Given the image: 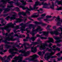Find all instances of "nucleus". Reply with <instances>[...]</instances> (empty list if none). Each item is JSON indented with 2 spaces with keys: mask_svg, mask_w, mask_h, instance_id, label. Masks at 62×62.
I'll return each instance as SVG.
<instances>
[{
  "mask_svg": "<svg viewBox=\"0 0 62 62\" xmlns=\"http://www.w3.org/2000/svg\"><path fill=\"white\" fill-rule=\"evenodd\" d=\"M13 48L14 49H10V50H9L10 52L12 54V56L11 55H10L8 56L7 57L8 59H9V60H10L9 57H10L11 58H12L13 56H14L15 54H19V53H18L16 52H13V51H18V49L15 47V46H13Z\"/></svg>",
  "mask_w": 62,
  "mask_h": 62,
  "instance_id": "f257e3e1",
  "label": "nucleus"
},
{
  "mask_svg": "<svg viewBox=\"0 0 62 62\" xmlns=\"http://www.w3.org/2000/svg\"><path fill=\"white\" fill-rule=\"evenodd\" d=\"M12 27V28L14 27V24H12V23H10L9 24H7V26H6L5 27L1 28L0 29L2 30V31H4V29H6L7 30V31H8V33H9L10 30L8 29V28L9 27Z\"/></svg>",
  "mask_w": 62,
  "mask_h": 62,
  "instance_id": "f03ea898",
  "label": "nucleus"
},
{
  "mask_svg": "<svg viewBox=\"0 0 62 62\" xmlns=\"http://www.w3.org/2000/svg\"><path fill=\"white\" fill-rule=\"evenodd\" d=\"M23 57H21V55H19L18 56H16L15 57L14 59L15 60H13L12 62H17V61L18 60H19L18 62H21L22 61V59Z\"/></svg>",
  "mask_w": 62,
  "mask_h": 62,
  "instance_id": "7ed1b4c3",
  "label": "nucleus"
},
{
  "mask_svg": "<svg viewBox=\"0 0 62 62\" xmlns=\"http://www.w3.org/2000/svg\"><path fill=\"white\" fill-rule=\"evenodd\" d=\"M13 37H11V38H9V36L8 37H6L5 38V40L3 41V42H4L5 43H8L9 44V43L7 41V40L8 41H10V40L12 41H14L16 40V39H13Z\"/></svg>",
  "mask_w": 62,
  "mask_h": 62,
  "instance_id": "20e7f679",
  "label": "nucleus"
},
{
  "mask_svg": "<svg viewBox=\"0 0 62 62\" xmlns=\"http://www.w3.org/2000/svg\"><path fill=\"white\" fill-rule=\"evenodd\" d=\"M42 29H41V27H40V26H38V28H37V29H36L35 30L34 29L33 30L32 32L31 33V34L32 36L33 37V36H34L35 34L34 32H35L36 31L39 32V31H42Z\"/></svg>",
  "mask_w": 62,
  "mask_h": 62,
  "instance_id": "39448f33",
  "label": "nucleus"
},
{
  "mask_svg": "<svg viewBox=\"0 0 62 62\" xmlns=\"http://www.w3.org/2000/svg\"><path fill=\"white\" fill-rule=\"evenodd\" d=\"M10 1V0H1L0 1V2L3 3V4H6L8 2V3L10 4V5H12L13 3H14V2L13 1Z\"/></svg>",
  "mask_w": 62,
  "mask_h": 62,
  "instance_id": "423d86ee",
  "label": "nucleus"
},
{
  "mask_svg": "<svg viewBox=\"0 0 62 62\" xmlns=\"http://www.w3.org/2000/svg\"><path fill=\"white\" fill-rule=\"evenodd\" d=\"M31 58L30 59L32 61L37 62L38 61V60H35V59L37 57H39V56L36 54H35L33 55L32 56H31Z\"/></svg>",
  "mask_w": 62,
  "mask_h": 62,
  "instance_id": "0eeeda50",
  "label": "nucleus"
},
{
  "mask_svg": "<svg viewBox=\"0 0 62 62\" xmlns=\"http://www.w3.org/2000/svg\"><path fill=\"white\" fill-rule=\"evenodd\" d=\"M26 12H20L19 13V17L20 18H22V16H20L21 15H23V16H25L26 15V14L27 13L29 14L30 13V12L28 11L27 10H26Z\"/></svg>",
  "mask_w": 62,
  "mask_h": 62,
  "instance_id": "6e6552de",
  "label": "nucleus"
},
{
  "mask_svg": "<svg viewBox=\"0 0 62 62\" xmlns=\"http://www.w3.org/2000/svg\"><path fill=\"white\" fill-rule=\"evenodd\" d=\"M19 8H23V9H27V10H28L29 11H30L31 10H34V9H33V8H32V7L31 6H30V8L29 9L27 7V8H25L24 7V6H19Z\"/></svg>",
  "mask_w": 62,
  "mask_h": 62,
  "instance_id": "1a4fd4ad",
  "label": "nucleus"
},
{
  "mask_svg": "<svg viewBox=\"0 0 62 62\" xmlns=\"http://www.w3.org/2000/svg\"><path fill=\"white\" fill-rule=\"evenodd\" d=\"M20 25L22 26L20 28V29L21 31H25L24 29L25 28V26H26V24H23V23H22L20 24Z\"/></svg>",
  "mask_w": 62,
  "mask_h": 62,
  "instance_id": "9d476101",
  "label": "nucleus"
},
{
  "mask_svg": "<svg viewBox=\"0 0 62 62\" xmlns=\"http://www.w3.org/2000/svg\"><path fill=\"white\" fill-rule=\"evenodd\" d=\"M17 16V15H13V16L11 17H10L9 16H8L6 18V19H7V20H8V18H10L11 20H14L16 18H15V16Z\"/></svg>",
  "mask_w": 62,
  "mask_h": 62,
  "instance_id": "9b49d317",
  "label": "nucleus"
},
{
  "mask_svg": "<svg viewBox=\"0 0 62 62\" xmlns=\"http://www.w3.org/2000/svg\"><path fill=\"white\" fill-rule=\"evenodd\" d=\"M55 57H56V56H52L51 57L50 56H47L46 54L45 56V59L47 60H48L50 59L51 58L52 59L54 58H55Z\"/></svg>",
  "mask_w": 62,
  "mask_h": 62,
  "instance_id": "f8f14e48",
  "label": "nucleus"
},
{
  "mask_svg": "<svg viewBox=\"0 0 62 62\" xmlns=\"http://www.w3.org/2000/svg\"><path fill=\"white\" fill-rule=\"evenodd\" d=\"M47 46V45L45 44H42L40 47V49L41 50L42 49H45L46 48L45 46Z\"/></svg>",
  "mask_w": 62,
  "mask_h": 62,
  "instance_id": "ddd939ff",
  "label": "nucleus"
},
{
  "mask_svg": "<svg viewBox=\"0 0 62 62\" xmlns=\"http://www.w3.org/2000/svg\"><path fill=\"white\" fill-rule=\"evenodd\" d=\"M39 47V45H38L37 46L35 47H31V52H32L33 53H35V52H36L37 51V47Z\"/></svg>",
  "mask_w": 62,
  "mask_h": 62,
  "instance_id": "4468645a",
  "label": "nucleus"
},
{
  "mask_svg": "<svg viewBox=\"0 0 62 62\" xmlns=\"http://www.w3.org/2000/svg\"><path fill=\"white\" fill-rule=\"evenodd\" d=\"M58 31H60L59 30V31L58 30L55 31L54 32L53 31L50 32V33L52 35H53V34H55L56 35H59V33L57 32H58Z\"/></svg>",
  "mask_w": 62,
  "mask_h": 62,
  "instance_id": "2eb2a0df",
  "label": "nucleus"
},
{
  "mask_svg": "<svg viewBox=\"0 0 62 62\" xmlns=\"http://www.w3.org/2000/svg\"><path fill=\"white\" fill-rule=\"evenodd\" d=\"M30 53V51H27V52H25V53H24L23 54H21L20 55L21 57V56H26L28 55V54H29V53Z\"/></svg>",
  "mask_w": 62,
  "mask_h": 62,
  "instance_id": "dca6fc26",
  "label": "nucleus"
},
{
  "mask_svg": "<svg viewBox=\"0 0 62 62\" xmlns=\"http://www.w3.org/2000/svg\"><path fill=\"white\" fill-rule=\"evenodd\" d=\"M49 40L47 41L46 42H48V43H50V42H52V43H54V40L53 39H52V38H51L50 39V38H48Z\"/></svg>",
  "mask_w": 62,
  "mask_h": 62,
  "instance_id": "f3484780",
  "label": "nucleus"
},
{
  "mask_svg": "<svg viewBox=\"0 0 62 62\" xmlns=\"http://www.w3.org/2000/svg\"><path fill=\"white\" fill-rule=\"evenodd\" d=\"M0 58L2 59V61L3 62H8V60H5L6 59V58H3L1 57L0 56Z\"/></svg>",
  "mask_w": 62,
  "mask_h": 62,
  "instance_id": "a211bd4d",
  "label": "nucleus"
},
{
  "mask_svg": "<svg viewBox=\"0 0 62 62\" xmlns=\"http://www.w3.org/2000/svg\"><path fill=\"white\" fill-rule=\"evenodd\" d=\"M22 21H23V20L20 18H18L16 19V21L15 22V23H21Z\"/></svg>",
  "mask_w": 62,
  "mask_h": 62,
  "instance_id": "6ab92c4d",
  "label": "nucleus"
},
{
  "mask_svg": "<svg viewBox=\"0 0 62 62\" xmlns=\"http://www.w3.org/2000/svg\"><path fill=\"white\" fill-rule=\"evenodd\" d=\"M48 52H51V53H49V54L50 55L52 56L53 55V54H54V52H53V51H52V50L51 49H50L48 50Z\"/></svg>",
  "mask_w": 62,
  "mask_h": 62,
  "instance_id": "aec40b11",
  "label": "nucleus"
},
{
  "mask_svg": "<svg viewBox=\"0 0 62 62\" xmlns=\"http://www.w3.org/2000/svg\"><path fill=\"white\" fill-rule=\"evenodd\" d=\"M10 10V9L8 8H7L6 9H4V11L3 12L4 13H6L7 12L9 11Z\"/></svg>",
  "mask_w": 62,
  "mask_h": 62,
  "instance_id": "412c9836",
  "label": "nucleus"
},
{
  "mask_svg": "<svg viewBox=\"0 0 62 62\" xmlns=\"http://www.w3.org/2000/svg\"><path fill=\"white\" fill-rule=\"evenodd\" d=\"M36 37H33L30 38V40L31 41L32 40L33 41H34L35 40V39H36Z\"/></svg>",
  "mask_w": 62,
  "mask_h": 62,
  "instance_id": "4be33fe9",
  "label": "nucleus"
},
{
  "mask_svg": "<svg viewBox=\"0 0 62 62\" xmlns=\"http://www.w3.org/2000/svg\"><path fill=\"white\" fill-rule=\"evenodd\" d=\"M39 5V6L41 5V4L40 3V2L39 1H36L35 2V4L34 5L35 6H37L38 5Z\"/></svg>",
  "mask_w": 62,
  "mask_h": 62,
  "instance_id": "5701e85b",
  "label": "nucleus"
},
{
  "mask_svg": "<svg viewBox=\"0 0 62 62\" xmlns=\"http://www.w3.org/2000/svg\"><path fill=\"white\" fill-rule=\"evenodd\" d=\"M54 38L55 39H57L56 41L57 42H56V43L60 41V40H59V39H61V38L54 37Z\"/></svg>",
  "mask_w": 62,
  "mask_h": 62,
  "instance_id": "b1692460",
  "label": "nucleus"
},
{
  "mask_svg": "<svg viewBox=\"0 0 62 62\" xmlns=\"http://www.w3.org/2000/svg\"><path fill=\"white\" fill-rule=\"evenodd\" d=\"M18 51L19 53H21V52L22 54H24L25 53V52L24 50H18Z\"/></svg>",
  "mask_w": 62,
  "mask_h": 62,
  "instance_id": "393cba45",
  "label": "nucleus"
},
{
  "mask_svg": "<svg viewBox=\"0 0 62 62\" xmlns=\"http://www.w3.org/2000/svg\"><path fill=\"white\" fill-rule=\"evenodd\" d=\"M52 6L50 7V8H52V9H54V2H52Z\"/></svg>",
  "mask_w": 62,
  "mask_h": 62,
  "instance_id": "a878e982",
  "label": "nucleus"
},
{
  "mask_svg": "<svg viewBox=\"0 0 62 62\" xmlns=\"http://www.w3.org/2000/svg\"><path fill=\"white\" fill-rule=\"evenodd\" d=\"M20 2L21 3H22L23 4V5H26V2H24V0H20Z\"/></svg>",
  "mask_w": 62,
  "mask_h": 62,
  "instance_id": "bb28decb",
  "label": "nucleus"
},
{
  "mask_svg": "<svg viewBox=\"0 0 62 62\" xmlns=\"http://www.w3.org/2000/svg\"><path fill=\"white\" fill-rule=\"evenodd\" d=\"M49 33V32L48 31L47 32H46V31H45L43 32V34H44V35H46V37L47 36L48 34V33Z\"/></svg>",
  "mask_w": 62,
  "mask_h": 62,
  "instance_id": "cd10ccee",
  "label": "nucleus"
},
{
  "mask_svg": "<svg viewBox=\"0 0 62 62\" xmlns=\"http://www.w3.org/2000/svg\"><path fill=\"white\" fill-rule=\"evenodd\" d=\"M38 17V16L37 15H33L31 16V18H36L37 17Z\"/></svg>",
  "mask_w": 62,
  "mask_h": 62,
  "instance_id": "c85d7f7f",
  "label": "nucleus"
},
{
  "mask_svg": "<svg viewBox=\"0 0 62 62\" xmlns=\"http://www.w3.org/2000/svg\"><path fill=\"white\" fill-rule=\"evenodd\" d=\"M23 45H24V48H25V50H27V49H28V48H29L28 47H27L26 46V45H25V43H24V44H23Z\"/></svg>",
  "mask_w": 62,
  "mask_h": 62,
  "instance_id": "c756f323",
  "label": "nucleus"
},
{
  "mask_svg": "<svg viewBox=\"0 0 62 62\" xmlns=\"http://www.w3.org/2000/svg\"><path fill=\"white\" fill-rule=\"evenodd\" d=\"M53 50L54 51H55V50H58V51H60V48H59L58 47H57L56 48V49H54Z\"/></svg>",
  "mask_w": 62,
  "mask_h": 62,
  "instance_id": "7c9ffc66",
  "label": "nucleus"
},
{
  "mask_svg": "<svg viewBox=\"0 0 62 62\" xmlns=\"http://www.w3.org/2000/svg\"><path fill=\"white\" fill-rule=\"evenodd\" d=\"M32 43L33 45H36V44H39V42H32Z\"/></svg>",
  "mask_w": 62,
  "mask_h": 62,
  "instance_id": "2f4dec72",
  "label": "nucleus"
},
{
  "mask_svg": "<svg viewBox=\"0 0 62 62\" xmlns=\"http://www.w3.org/2000/svg\"><path fill=\"white\" fill-rule=\"evenodd\" d=\"M5 47H6L7 48H10L11 47V46L9 45H5Z\"/></svg>",
  "mask_w": 62,
  "mask_h": 62,
  "instance_id": "473e14b6",
  "label": "nucleus"
},
{
  "mask_svg": "<svg viewBox=\"0 0 62 62\" xmlns=\"http://www.w3.org/2000/svg\"><path fill=\"white\" fill-rule=\"evenodd\" d=\"M56 19L57 21H59V22L60 21V18L59 17V16H58V17L56 18Z\"/></svg>",
  "mask_w": 62,
  "mask_h": 62,
  "instance_id": "72a5a7b5",
  "label": "nucleus"
},
{
  "mask_svg": "<svg viewBox=\"0 0 62 62\" xmlns=\"http://www.w3.org/2000/svg\"><path fill=\"white\" fill-rule=\"evenodd\" d=\"M32 24H30L29 25V28H30V29H31V27H32Z\"/></svg>",
  "mask_w": 62,
  "mask_h": 62,
  "instance_id": "f704fd0d",
  "label": "nucleus"
},
{
  "mask_svg": "<svg viewBox=\"0 0 62 62\" xmlns=\"http://www.w3.org/2000/svg\"><path fill=\"white\" fill-rule=\"evenodd\" d=\"M37 6H35V5H34V7L33 8V9H38L39 8V7H36Z\"/></svg>",
  "mask_w": 62,
  "mask_h": 62,
  "instance_id": "c9c22d12",
  "label": "nucleus"
},
{
  "mask_svg": "<svg viewBox=\"0 0 62 62\" xmlns=\"http://www.w3.org/2000/svg\"><path fill=\"white\" fill-rule=\"evenodd\" d=\"M6 24V22H5V24L4 23H2V25L1 24H0V26H3V25H5V24Z\"/></svg>",
  "mask_w": 62,
  "mask_h": 62,
  "instance_id": "e433bc0d",
  "label": "nucleus"
},
{
  "mask_svg": "<svg viewBox=\"0 0 62 62\" xmlns=\"http://www.w3.org/2000/svg\"><path fill=\"white\" fill-rule=\"evenodd\" d=\"M52 17V16H46V19H48V18H51Z\"/></svg>",
  "mask_w": 62,
  "mask_h": 62,
  "instance_id": "4c0bfd02",
  "label": "nucleus"
},
{
  "mask_svg": "<svg viewBox=\"0 0 62 62\" xmlns=\"http://www.w3.org/2000/svg\"><path fill=\"white\" fill-rule=\"evenodd\" d=\"M59 29H61V31L62 32L61 33V34L60 36H62V28L61 27H60L59 28Z\"/></svg>",
  "mask_w": 62,
  "mask_h": 62,
  "instance_id": "58836bf2",
  "label": "nucleus"
},
{
  "mask_svg": "<svg viewBox=\"0 0 62 62\" xmlns=\"http://www.w3.org/2000/svg\"><path fill=\"white\" fill-rule=\"evenodd\" d=\"M41 39H47V38L46 37H40Z\"/></svg>",
  "mask_w": 62,
  "mask_h": 62,
  "instance_id": "ea45409f",
  "label": "nucleus"
},
{
  "mask_svg": "<svg viewBox=\"0 0 62 62\" xmlns=\"http://www.w3.org/2000/svg\"><path fill=\"white\" fill-rule=\"evenodd\" d=\"M46 15V14H42V15H41V16H42V17H44V16H45Z\"/></svg>",
  "mask_w": 62,
  "mask_h": 62,
  "instance_id": "a19ab883",
  "label": "nucleus"
},
{
  "mask_svg": "<svg viewBox=\"0 0 62 62\" xmlns=\"http://www.w3.org/2000/svg\"><path fill=\"white\" fill-rule=\"evenodd\" d=\"M60 53H58L57 54H56V55H58V56H60Z\"/></svg>",
  "mask_w": 62,
  "mask_h": 62,
  "instance_id": "79ce46f5",
  "label": "nucleus"
},
{
  "mask_svg": "<svg viewBox=\"0 0 62 62\" xmlns=\"http://www.w3.org/2000/svg\"><path fill=\"white\" fill-rule=\"evenodd\" d=\"M62 9L61 8V7H60L59 8H58V9H57V10H61Z\"/></svg>",
  "mask_w": 62,
  "mask_h": 62,
  "instance_id": "37998d69",
  "label": "nucleus"
},
{
  "mask_svg": "<svg viewBox=\"0 0 62 62\" xmlns=\"http://www.w3.org/2000/svg\"><path fill=\"white\" fill-rule=\"evenodd\" d=\"M34 23L35 24H39V22H38L35 21L34 22Z\"/></svg>",
  "mask_w": 62,
  "mask_h": 62,
  "instance_id": "c03bdc74",
  "label": "nucleus"
},
{
  "mask_svg": "<svg viewBox=\"0 0 62 62\" xmlns=\"http://www.w3.org/2000/svg\"><path fill=\"white\" fill-rule=\"evenodd\" d=\"M44 20L45 21H46V22H47V21H49V20L48 19L46 18V19H44Z\"/></svg>",
  "mask_w": 62,
  "mask_h": 62,
  "instance_id": "a18cd8bd",
  "label": "nucleus"
},
{
  "mask_svg": "<svg viewBox=\"0 0 62 62\" xmlns=\"http://www.w3.org/2000/svg\"><path fill=\"white\" fill-rule=\"evenodd\" d=\"M43 8H49L48 7H45L44 6L43 7Z\"/></svg>",
  "mask_w": 62,
  "mask_h": 62,
  "instance_id": "49530a36",
  "label": "nucleus"
},
{
  "mask_svg": "<svg viewBox=\"0 0 62 62\" xmlns=\"http://www.w3.org/2000/svg\"><path fill=\"white\" fill-rule=\"evenodd\" d=\"M28 40L27 39H23V41H28Z\"/></svg>",
  "mask_w": 62,
  "mask_h": 62,
  "instance_id": "de8ad7c7",
  "label": "nucleus"
},
{
  "mask_svg": "<svg viewBox=\"0 0 62 62\" xmlns=\"http://www.w3.org/2000/svg\"><path fill=\"white\" fill-rule=\"evenodd\" d=\"M28 2H33V1L32 0H29L27 1Z\"/></svg>",
  "mask_w": 62,
  "mask_h": 62,
  "instance_id": "09e8293b",
  "label": "nucleus"
},
{
  "mask_svg": "<svg viewBox=\"0 0 62 62\" xmlns=\"http://www.w3.org/2000/svg\"><path fill=\"white\" fill-rule=\"evenodd\" d=\"M3 9L0 8V13H1V12L3 11Z\"/></svg>",
  "mask_w": 62,
  "mask_h": 62,
  "instance_id": "8fccbe9b",
  "label": "nucleus"
},
{
  "mask_svg": "<svg viewBox=\"0 0 62 62\" xmlns=\"http://www.w3.org/2000/svg\"><path fill=\"white\" fill-rule=\"evenodd\" d=\"M32 28H33V29H34L35 27V26L32 24Z\"/></svg>",
  "mask_w": 62,
  "mask_h": 62,
  "instance_id": "3c124183",
  "label": "nucleus"
},
{
  "mask_svg": "<svg viewBox=\"0 0 62 62\" xmlns=\"http://www.w3.org/2000/svg\"><path fill=\"white\" fill-rule=\"evenodd\" d=\"M42 22H38V24H42Z\"/></svg>",
  "mask_w": 62,
  "mask_h": 62,
  "instance_id": "603ef678",
  "label": "nucleus"
},
{
  "mask_svg": "<svg viewBox=\"0 0 62 62\" xmlns=\"http://www.w3.org/2000/svg\"><path fill=\"white\" fill-rule=\"evenodd\" d=\"M19 27L18 26H17L16 27V29H19Z\"/></svg>",
  "mask_w": 62,
  "mask_h": 62,
  "instance_id": "864d4df0",
  "label": "nucleus"
},
{
  "mask_svg": "<svg viewBox=\"0 0 62 62\" xmlns=\"http://www.w3.org/2000/svg\"><path fill=\"white\" fill-rule=\"evenodd\" d=\"M0 38H1V39H0V41H1V40L3 39V37L2 36H0Z\"/></svg>",
  "mask_w": 62,
  "mask_h": 62,
  "instance_id": "5fc2aeb1",
  "label": "nucleus"
},
{
  "mask_svg": "<svg viewBox=\"0 0 62 62\" xmlns=\"http://www.w3.org/2000/svg\"><path fill=\"white\" fill-rule=\"evenodd\" d=\"M13 7V5H11L10 6H8V8H11V7Z\"/></svg>",
  "mask_w": 62,
  "mask_h": 62,
  "instance_id": "6e6d98bb",
  "label": "nucleus"
},
{
  "mask_svg": "<svg viewBox=\"0 0 62 62\" xmlns=\"http://www.w3.org/2000/svg\"><path fill=\"white\" fill-rule=\"evenodd\" d=\"M44 6H48V4L46 3H45L44 4Z\"/></svg>",
  "mask_w": 62,
  "mask_h": 62,
  "instance_id": "4d7b16f0",
  "label": "nucleus"
},
{
  "mask_svg": "<svg viewBox=\"0 0 62 62\" xmlns=\"http://www.w3.org/2000/svg\"><path fill=\"white\" fill-rule=\"evenodd\" d=\"M28 29H26V31H27V33H29V32H30V31H28V30H27Z\"/></svg>",
  "mask_w": 62,
  "mask_h": 62,
  "instance_id": "13d9d810",
  "label": "nucleus"
},
{
  "mask_svg": "<svg viewBox=\"0 0 62 62\" xmlns=\"http://www.w3.org/2000/svg\"><path fill=\"white\" fill-rule=\"evenodd\" d=\"M51 26L50 25H48L47 26V27L46 28V29H48V28H49V27H51Z\"/></svg>",
  "mask_w": 62,
  "mask_h": 62,
  "instance_id": "bf43d9fd",
  "label": "nucleus"
},
{
  "mask_svg": "<svg viewBox=\"0 0 62 62\" xmlns=\"http://www.w3.org/2000/svg\"><path fill=\"white\" fill-rule=\"evenodd\" d=\"M41 54V52L40 51L38 52V54L39 55H40Z\"/></svg>",
  "mask_w": 62,
  "mask_h": 62,
  "instance_id": "052dcab7",
  "label": "nucleus"
},
{
  "mask_svg": "<svg viewBox=\"0 0 62 62\" xmlns=\"http://www.w3.org/2000/svg\"><path fill=\"white\" fill-rule=\"evenodd\" d=\"M37 37H41V36H40V35L39 34H37Z\"/></svg>",
  "mask_w": 62,
  "mask_h": 62,
  "instance_id": "680f3d73",
  "label": "nucleus"
},
{
  "mask_svg": "<svg viewBox=\"0 0 62 62\" xmlns=\"http://www.w3.org/2000/svg\"><path fill=\"white\" fill-rule=\"evenodd\" d=\"M0 20H1V21L4 20V19L3 18H0Z\"/></svg>",
  "mask_w": 62,
  "mask_h": 62,
  "instance_id": "e2e57ef3",
  "label": "nucleus"
},
{
  "mask_svg": "<svg viewBox=\"0 0 62 62\" xmlns=\"http://www.w3.org/2000/svg\"><path fill=\"white\" fill-rule=\"evenodd\" d=\"M0 7H2V8H5V6H2V5H0Z\"/></svg>",
  "mask_w": 62,
  "mask_h": 62,
  "instance_id": "0e129e2a",
  "label": "nucleus"
},
{
  "mask_svg": "<svg viewBox=\"0 0 62 62\" xmlns=\"http://www.w3.org/2000/svg\"><path fill=\"white\" fill-rule=\"evenodd\" d=\"M14 33H16L17 32V31H16L15 30H14Z\"/></svg>",
  "mask_w": 62,
  "mask_h": 62,
  "instance_id": "69168bd1",
  "label": "nucleus"
},
{
  "mask_svg": "<svg viewBox=\"0 0 62 62\" xmlns=\"http://www.w3.org/2000/svg\"><path fill=\"white\" fill-rule=\"evenodd\" d=\"M15 4H16V5H17L18 6H19V5H20V4L18 3H15Z\"/></svg>",
  "mask_w": 62,
  "mask_h": 62,
  "instance_id": "338daca9",
  "label": "nucleus"
},
{
  "mask_svg": "<svg viewBox=\"0 0 62 62\" xmlns=\"http://www.w3.org/2000/svg\"><path fill=\"white\" fill-rule=\"evenodd\" d=\"M52 45V44L51 43H50L49 46V47H50V46H51Z\"/></svg>",
  "mask_w": 62,
  "mask_h": 62,
  "instance_id": "774afa93",
  "label": "nucleus"
}]
</instances>
